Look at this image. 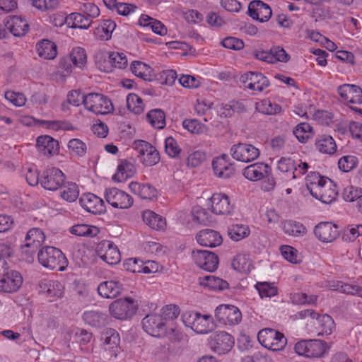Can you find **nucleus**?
<instances>
[{
    "label": "nucleus",
    "mask_w": 362,
    "mask_h": 362,
    "mask_svg": "<svg viewBox=\"0 0 362 362\" xmlns=\"http://www.w3.org/2000/svg\"><path fill=\"white\" fill-rule=\"evenodd\" d=\"M248 14L259 22H266L271 18L272 11L269 5L261 1H253L248 6Z\"/></svg>",
    "instance_id": "30"
},
{
    "label": "nucleus",
    "mask_w": 362,
    "mask_h": 362,
    "mask_svg": "<svg viewBox=\"0 0 362 362\" xmlns=\"http://www.w3.org/2000/svg\"><path fill=\"white\" fill-rule=\"evenodd\" d=\"M23 279L21 274L7 268L6 272L0 276V293H13L22 286Z\"/></svg>",
    "instance_id": "12"
},
{
    "label": "nucleus",
    "mask_w": 362,
    "mask_h": 362,
    "mask_svg": "<svg viewBox=\"0 0 362 362\" xmlns=\"http://www.w3.org/2000/svg\"><path fill=\"white\" fill-rule=\"evenodd\" d=\"M270 173V168L267 164L256 163L251 164L243 170V175L247 180L251 182H257L263 180Z\"/></svg>",
    "instance_id": "29"
},
{
    "label": "nucleus",
    "mask_w": 362,
    "mask_h": 362,
    "mask_svg": "<svg viewBox=\"0 0 362 362\" xmlns=\"http://www.w3.org/2000/svg\"><path fill=\"white\" fill-rule=\"evenodd\" d=\"M36 148L41 154L50 156L58 153V141L48 135H42L36 140Z\"/></svg>",
    "instance_id": "33"
},
{
    "label": "nucleus",
    "mask_w": 362,
    "mask_h": 362,
    "mask_svg": "<svg viewBox=\"0 0 362 362\" xmlns=\"http://www.w3.org/2000/svg\"><path fill=\"white\" fill-rule=\"evenodd\" d=\"M338 195L337 186L330 180H325L322 190L320 191L316 199L320 200L322 203L329 204L334 202Z\"/></svg>",
    "instance_id": "42"
},
{
    "label": "nucleus",
    "mask_w": 362,
    "mask_h": 362,
    "mask_svg": "<svg viewBox=\"0 0 362 362\" xmlns=\"http://www.w3.org/2000/svg\"><path fill=\"white\" fill-rule=\"evenodd\" d=\"M101 340L105 350L115 351L119 346V336L115 329H110L103 332Z\"/></svg>",
    "instance_id": "50"
},
{
    "label": "nucleus",
    "mask_w": 362,
    "mask_h": 362,
    "mask_svg": "<svg viewBox=\"0 0 362 362\" xmlns=\"http://www.w3.org/2000/svg\"><path fill=\"white\" fill-rule=\"evenodd\" d=\"M40 293L43 294L49 301L56 300L64 295V286L57 280L43 279L39 284Z\"/></svg>",
    "instance_id": "19"
},
{
    "label": "nucleus",
    "mask_w": 362,
    "mask_h": 362,
    "mask_svg": "<svg viewBox=\"0 0 362 362\" xmlns=\"http://www.w3.org/2000/svg\"><path fill=\"white\" fill-rule=\"evenodd\" d=\"M328 349L327 344L320 339L301 340L294 346L297 354L307 358L323 357Z\"/></svg>",
    "instance_id": "4"
},
{
    "label": "nucleus",
    "mask_w": 362,
    "mask_h": 362,
    "mask_svg": "<svg viewBox=\"0 0 362 362\" xmlns=\"http://www.w3.org/2000/svg\"><path fill=\"white\" fill-rule=\"evenodd\" d=\"M85 108L95 115H107L114 110L112 103L108 97L96 93L86 95Z\"/></svg>",
    "instance_id": "5"
},
{
    "label": "nucleus",
    "mask_w": 362,
    "mask_h": 362,
    "mask_svg": "<svg viewBox=\"0 0 362 362\" xmlns=\"http://www.w3.org/2000/svg\"><path fill=\"white\" fill-rule=\"evenodd\" d=\"M141 218L144 223L153 230L163 231L167 227L165 218L152 210H144L141 214Z\"/></svg>",
    "instance_id": "32"
},
{
    "label": "nucleus",
    "mask_w": 362,
    "mask_h": 362,
    "mask_svg": "<svg viewBox=\"0 0 362 362\" xmlns=\"http://www.w3.org/2000/svg\"><path fill=\"white\" fill-rule=\"evenodd\" d=\"M215 317L222 325L226 326H234L240 322L242 314L236 306L222 304L216 308Z\"/></svg>",
    "instance_id": "11"
},
{
    "label": "nucleus",
    "mask_w": 362,
    "mask_h": 362,
    "mask_svg": "<svg viewBox=\"0 0 362 362\" xmlns=\"http://www.w3.org/2000/svg\"><path fill=\"white\" fill-rule=\"evenodd\" d=\"M61 197L69 202H75L79 196L78 185L74 182L64 183L61 189Z\"/></svg>",
    "instance_id": "53"
},
{
    "label": "nucleus",
    "mask_w": 362,
    "mask_h": 362,
    "mask_svg": "<svg viewBox=\"0 0 362 362\" xmlns=\"http://www.w3.org/2000/svg\"><path fill=\"white\" fill-rule=\"evenodd\" d=\"M148 122L154 128L161 129L165 126V115L160 109L149 111L146 115Z\"/></svg>",
    "instance_id": "54"
},
{
    "label": "nucleus",
    "mask_w": 362,
    "mask_h": 362,
    "mask_svg": "<svg viewBox=\"0 0 362 362\" xmlns=\"http://www.w3.org/2000/svg\"><path fill=\"white\" fill-rule=\"evenodd\" d=\"M167 326L169 325L165 322L159 315H147L142 320L144 330L153 337L162 338L170 336V331Z\"/></svg>",
    "instance_id": "7"
},
{
    "label": "nucleus",
    "mask_w": 362,
    "mask_h": 362,
    "mask_svg": "<svg viewBox=\"0 0 362 362\" xmlns=\"http://www.w3.org/2000/svg\"><path fill=\"white\" fill-rule=\"evenodd\" d=\"M234 344V338L223 331L217 332L211 337V348L218 354H224L230 351Z\"/></svg>",
    "instance_id": "17"
},
{
    "label": "nucleus",
    "mask_w": 362,
    "mask_h": 362,
    "mask_svg": "<svg viewBox=\"0 0 362 362\" xmlns=\"http://www.w3.org/2000/svg\"><path fill=\"white\" fill-rule=\"evenodd\" d=\"M104 197L106 202L115 209H127L134 203V199L130 194L117 187L106 189Z\"/></svg>",
    "instance_id": "9"
},
{
    "label": "nucleus",
    "mask_w": 362,
    "mask_h": 362,
    "mask_svg": "<svg viewBox=\"0 0 362 362\" xmlns=\"http://www.w3.org/2000/svg\"><path fill=\"white\" fill-rule=\"evenodd\" d=\"M338 93L345 103L362 104V89L354 84H343L339 86Z\"/></svg>",
    "instance_id": "26"
},
{
    "label": "nucleus",
    "mask_w": 362,
    "mask_h": 362,
    "mask_svg": "<svg viewBox=\"0 0 362 362\" xmlns=\"http://www.w3.org/2000/svg\"><path fill=\"white\" fill-rule=\"evenodd\" d=\"M290 300L294 305H313L317 302V296L307 295L305 293H293L290 295Z\"/></svg>",
    "instance_id": "60"
},
{
    "label": "nucleus",
    "mask_w": 362,
    "mask_h": 362,
    "mask_svg": "<svg viewBox=\"0 0 362 362\" xmlns=\"http://www.w3.org/2000/svg\"><path fill=\"white\" fill-rule=\"evenodd\" d=\"M64 178V175L61 170L50 168L44 172L40 179V184L45 189L54 191L62 186Z\"/></svg>",
    "instance_id": "18"
},
{
    "label": "nucleus",
    "mask_w": 362,
    "mask_h": 362,
    "mask_svg": "<svg viewBox=\"0 0 362 362\" xmlns=\"http://www.w3.org/2000/svg\"><path fill=\"white\" fill-rule=\"evenodd\" d=\"M232 266L235 270L243 274H248L253 269L250 255L245 252L239 253L233 258Z\"/></svg>",
    "instance_id": "45"
},
{
    "label": "nucleus",
    "mask_w": 362,
    "mask_h": 362,
    "mask_svg": "<svg viewBox=\"0 0 362 362\" xmlns=\"http://www.w3.org/2000/svg\"><path fill=\"white\" fill-rule=\"evenodd\" d=\"M282 257L288 262L298 264L300 262V256L298 250L292 246L284 245L279 247Z\"/></svg>",
    "instance_id": "61"
},
{
    "label": "nucleus",
    "mask_w": 362,
    "mask_h": 362,
    "mask_svg": "<svg viewBox=\"0 0 362 362\" xmlns=\"http://www.w3.org/2000/svg\"><path fill=\"white\" fill-rule=\"evenodd\" d=\"M38 260L44 267L60 272L64 271L69 264L64 254L55 247L46 246L38 253Z\"/></svg>",
    "instance_id": "1"
},
{
    "label": "nucleus",
    "mask_w": 362,
    "mask_h": 362,
    "mask_svg": "<svg viewBox=\"0 0 362 362\" xmlns=\"http://www.w3.org/2000/svg\"><path fill=\"white\" fill-rule=\"evenodd\" d=\"M314 235L320 242L329 243L339 236L337 226L332 222H320L314 228Z\"/></svg>",
    "instance_id": "20"
},
{
    "label": "nucleus",
    "mask_w": 362,
    "mask_h": 362,
    "mask_svg": "<svg viewBox=\"0 0 362 362\" xmlns=\"http://www.w3.org/2000/svg\"><path fill=\"white\" fill-rule=\"evenodd\" d=\"M316 149L324 154L333 155L337 151V144L332 136L327 134L320 135L315 140Z\"/></svg>",
    "instance_id": "43"
},
{
    "label": "nucleus",
    "mask_w": 362,
    "mask_h": 362,
    "mask_svg": "<svg viewBox=\"0 0 362 362\" xmlns=\"http://www.w3.org/2000/svg\"><path fill=\"white\" fill-rule=\"evenodd\" d=\"M127 107L132 112L139 115L144 110V103L143 100L135 93H129L127 96Z\"/></svg>",
    "instance_id": "57"
},
{
    "label": "nucleus",
    "mask_w": 362,
    "mask_h": 362,
    "mask_svg": "<svg viewBox=\"0 0 362 362\" xmlns=\"http://www.w3.org/2000/svg\"><path fill=\"white\" fill-rule=\"evenodd\" d=\"M35 50L39 57L47 60L55 59L58 53L57 45L47 39L38 42L36 44Z\"/></svg>",
    "instance_id": "37"
},
{
    "label": "nucleus",
    "mask_w": 362,
    "mask_h": 362,
    "mask_svg": "<svg viewBox=\"0 0 362 362\" xmlns=\"http://www.w3.org/2000/svg\"><path fill=\"white\" fill-rule=\"evenodd\" d=\"M71 234L76 236L93 238L100 233V229L95 226L88 224H76L69 228Z\"/></svg>",
    "instance_id": "48"
},
{
    "label": "nucleus",
    "mask_w": 362,
    "mask_h": 362,
    "mask_svg": "<svg viewBox=\"0 0 362 362\" xmlns=\"http://www.w3.org/2000/svg\"><path fill=\"white\" fill-rule=\"evenodd\" d=\"M293 112L296 115L301 117L311 119L322 124L328 123V120L330 119L329 117H328L327 112L315 110V107L313 105L307 106L298 104L294 107Z\"/></svg>",
    "instance_id": "24"
},
{
    "label": "nucleus",
    "mask_w": 362,
    "mask_h": 362,
    "mask_svg": "<svg viewBox=\"0 0 362 362\" xmlns=\"http://www.w3.org/2000/svg\"><path fill=\"white\" fill-rule=\"evenodd\" d=\"M98 257L108 264H117L121 261V255L117 246L110 240H103L98 246Z\"/></svg>",
    "instance_id": "15"
},
{
    "label": "nucleus",
    "mask_w": 362,
    "mask_h": 362,
    "mask_svg": "<svg viewBox=\"0 0 362 362\" xmlns=\"http://www.w3.org/2000/svg\"><path fill=\"white\" fill-rule=\"evenodd\" d=\"M328 177L320 175L316 172H310L305 177V186L310 194L315 198L320 191L322 190L324 182Z\"/></svg>",
    "instance_id": "36"
},
{
    "label": "nucleus",
    "mask_w": 362,
    "mask_h": 362,
    "mask_svg": "<svg viewBox=\"0 0 362 362\" xmlns=\"http://www.w3.org/2000/svg\"><path fill=\"white\" fill-rule=\"evenodd\" d=\"M59 23H54L55 26H62L64 23L71 28H80L87 30L91 24V21L86 17L84 14L78 12H74L64 17L59 16Z\"/></svg>",
    "instance_id": "23"
},
{
    "label": "nucleus",
    "mask_w": 362,
    "mask_h": 362,
    "mask_svg": "<svg viewBox=\"0 0 362 362\" xmlns=\"http://www.w3.org/2000/svg\"><path fill=\"white\" fill-rule=\"evenodd\" d=\"M319 329L321 334H330L334 327V322L332 318L328 315H317Z\"/></svg>",
    "instance_id": "63"
},
{
    "label": "nucleus",
    "mask_w": 362,
    "mask_h": 362,
    "mask_svg": "<svg viewBox=\"0 0 362 362\" xmlns=\"http://www.w3.org/2000/svg\"><path fill=\"white\" fill-rule=\"evenodd\" d=\"M281 229L286 235L292 237H303L308 233V229L303 223L291 219L283 221Z\"/></svg>",
    "instance_id": "41"
},
{
    "label": "nucleus",
    "mask_w": 362,
    "mask_h": 362,
    "mask_svg": "<svg viewBox=\"0 0 362 362\" xmlns=\"http://www.w3.org/2000/svg\"><path fill=\"white\" fill-rule=\"evenodd\" d=\"M255 109L257 112L264 115H276L281 112V107L269 100L264 99L255 103Z\"/></svg>",
    "instance_id": "51"
},
{
    "label": "nucleus",
    "mask_w": 362,
    "mask_h": 362,
    "mask_svg": "<svg viewBox=\"0 0 362 362\" xmlns=\"http://www.w3.org/2000/svg\"><path fill=\"white\" fill-rule=\"evenodd\" d=\"M69 154L74 157H83L87 151V146L85 142L79 139H71L67 144Z\"/></svg>",
    "instance_id": "55"
},
{
    "label": "nucleus",
    "mask_w": 362,
    "mask_h": 362,
    "mask_svg": "<svg viewBox=\"0 0 362 362\" xmlns=\"http://www.w3.org/2000/svg\"><path fill=\"white\" fill-rule=\"evenodd\" d=\"M116 28L112 20H104L93 31L94 37L100 40H108Z\"/></svg>",
    "instance_id": "47"
},
{
    "label": "nucleus",
    "mask_w": 362,
    "mask_h": 362,
    "mask_svg": "<svg viewBox=\"0 0 362 362\" xmlns=\"http://www.w3.org/2000/svg\"><path fill=\"white\" fill-rule=\"evenodd\" d=\"M136 173L135 162L132 159H122L118 163L115 173L112 179L116 182H123L132 177Z\"/></svg>",
    "instance_id": "28"
},
{
    "label": "nucleus",
    "mask_w": 362,
    "mask_h": 362,
    "mask_svg": "<svg viewBox=\"0 0 362 362\" xmlns=\"http://www.w3.org/2000/svg\"><path fill=\"white\" fill-rule=\"evenodd\" d=\"M138 301L131 297H124L115 300L109 306L112 317L119 320L130 319L136 312Z\"/></svg>",
    "instance_id": "3"
},
{
    "label": "nucleus",
    "mask_w": 362,
    "mask_h": 362,
    "mask_svg": "<svg viewBox=\"0 0 362 362\" xmlns=\"http://www.w3.org/2000/svg\"><path fill=\"white\" fill-rule=\"evenodd\" d=\"M66 59L70 63L69 65L61 64V67L64 69L67 74L72 72L73 68L83 69L88 62V57L86 49L81 47H73Z\"/></svg>",
    "instance_id": "16"
},
{
    "label": "nucleus",
    "mask_w": 362,
    "mask_h": 362,
    "mask_svg": "<svg viewBox=\"0 0 362 362\" xmlns=\"http://www.w3.org/2000/svg\"><path fill=\"white\" fill-rule=\"evenodd\" d=\"M182 127L187 132L194 134H205L207 127L197 119H185L182 122Z\"/></svg>",
    "instance_id": "56"
},
{
    "label": "nucleus",
    "mask_w": 362,
    "mask_h": 362,
    "mask_svg": "<svg viewBox=\"0 0 362 362\" xmlns=\"http://www.w3.org/2000/svg\"><path fill=\"white\" fill-rule=\"evenodd\" d=\"M207 206L216 215H230L234 210V204L228 195L223 192L214 193L207 200Z\"/></svg>",
    "instance_id": "8"
},
{
    "label": "nucleus",
    "mask_w": 362,
    "mask_h": 362,
    "mask_svg": "<svg viewBox=\"0 0 362 362\" xmlns=\"http://www.w3.org/2000/svg\"><path fill=\"white\" fill-rule=\"evenodd\" d=\"M293 134L300 142L305 143L313 135V128L308 123L302 122L295 127Z\"/></svg>",
    "instance_id": "59"
},
{
    "label": "nucleus",
    "mask_w": 362,
    "mask_h": 362,
    "mask_svg": "<svg viewBox=\"0 0 362 362\" xmlns=\"http://www.w3.org/2000/svg\"><path fill=\"white\" fill-rule=\"evenodd\" d=\"M110 52L99 50L95 54V64L96 67L105 73L112 72V62Z\"/></svg>",
    "instance_id": "49"
},
{
    "label": "nucleus",
    "mask_w": 362,
    "mask_h": 362,
    "mask_svg": "<svg viewBox=\"0 0 362 362\" xmlns=\"http://www.w3.org/2000/svg\"><path fill=\"white\" fill-rule=\"evenodd\" d=\"M45 240L43 231L37 228L29 230L25 238V243L22 247L23 251L28 254L35 253Z\"/></svg>",
    "instance_id": "22"
},
{
    "label": "nucleus",
    "mask_w": 362,
    "mask_h": 362,
    "mask_svg": "<svg viewBox=\"0 0 362 362\" xmlns=\"http://www.w3.org/2000/svg\"><path fill=\"white\" fill-rule=\"evenodd\" d=\"M214 174L220 178H228L233 175V168L228 161L227 155H222L214 159L212 163Z\"/></svg>",
    "instance_id": "35"
},
{
    "label": "nucleus",
    "mask_w": 362,
    "mask_h": 362,
    "mask_svg": "<svg viewBox=\"0 0 362 362\" xmlns=\"http://www.w3.org/2000/svg\"><path fill=\"white\" fill-rule=\"evenodd\" d=\"M180 313L179 307L175 305H167L162 309V314L160 316L163 317L165 322L169 325L167 328L170 334L177 332L174 320L179 316Z\"/></svg>",
    "instance_id": "44"
},
{
    "label": "nucleus",
    "mask_w": 362,
    "mask_h": 362,
    "mask_svg": "<svg viewBox=\"0 0 362 362\" xmlns=\"http://www.w3.org/2000/svg\"><path fill=\"white\" fill-rule=\"evenodd\" d=\"M230 153L233 159L243 163L252 162L260 155L259 149L248 143H239L233 145Z\"/></svg>",
    "instance_id": "10"
},
{
    "label": "nucleus",
    "mask_w": 362,
    "mask_h": 362,
    "mask_svg": "<svg viewBox=\"0 0 362 362\" xmlns=\"http://www.w3.org/2000/svg\"><path fill=\"white\" fill-rule=\"evenodd\" d=\"M182 320L185 325L200 334H208L214 329L213 317L210 315L187 310L182 313Z\"/></svg>",
    "instance_id": "2"
},
{
    "label": "nucleus",
    "mask_w": 362,
    "mask_h": 362,
    "mask_svg": "<svg viewBox=\"0 0 362 362\" xmlns=\"http://www.w3.org/2000/svg\"><path fill=\"white\" fill-rule=\"evenodd\" d=\"M250 233L249 227L244 224H234L228 229V235L234 241H239Z\"/></svg>",
    "instance_id": "58"
},
{
    "label": "nucleus",
    "mask_w": 362,
    "mask_h": 362,
    "mask_svg": "<svg viewBox=\"0 0 362 362\" xmlns=\"http://www.w3.org/2000/svg\"><path fill=\"white\" fill-rule=\"evenodd\" d=\"M5 26L15 37L25 36L29 31L30 26L28 21L22 16H12L5 21Z\"/></svg>",
    "instance_id": "27"
},
{
    "label": "nucleus",
    "mask_w": 362,
    "mask_h": 362,
    "mask_svg": "<svg viewBox=\"0 0 362 362\" xmlns=\"http://www.w3.org/2000/svg\"><path fill=\"white\" fill-rule=\"evenodd\" d=\"M245 88L257 92H262L269 86L268 78L262 73L247 72L240 78Z\"/></svg>",
    "instance_id": "21"
},
{
    "label": "nucleus",
    "mask_w": 362,
    "mask_h": 362,
    "mask_svg": "<svg viewBox=\"0 0 362 362\" xmlns=\"http://www.w3.org/2000/svg\"><path fill=\"white\" fill-rule=\"evenodd\" d=\"M192 257L195 264L201 269L207 272L215 271L218 266L217 255L208 250H194Z\"/></svg>",
    "instance_id": "14"
},
{
    "label": "nucleus",
    "mask_w": 362,
    "mask_h": 362,
    "mask_svg": "<svg viewBox=\"0 0 362 362\" xmlns=\"http://www.w3.org/2000/svg\"><path fill=\"white\" fill-rule=\"evenodd\" d=\"M79 202L86 211L94 214H101L105 212V205L103 200L92 193L83 194Z\"/></svg>",
    "instance_id": "25"
},
{
    "label": "nucleus",
    "mask_w": 362,
    "mask_h": 362,
    "mask_svg": "<svg viewBox=\"0 0 362 362\" xmlns=\"http://www.w3.org/2000/svg\"><path fill=\"white\" fill-rule=\"evenodd\" d=\"M199 285L209 291H223L228 288V283L214 275H206L199 278Z\"/></svg>",
    "instance_id": "38"
},
{
    "label": "nucleus",
    "mask_w": 362,
    "mask_h": 362,
    "mask_svg": "<svg viewBox=\"0 0 362 362\" xmlns=\"http://www.w3.org/2000/svg\"><path fill=\"white\" fill-rule=\"evenodd\" d=\"M130 70L136 77L148 81H152L155 76L154 70L150 64L139 60L130 64Z\"/></svg>",
    "instance_id": "39"
},
{
    "label": "nucleus",
    "mask_w": 362,
    "mask_h": 362,
    "mask_svg": "<svg viewBox=\"0 0 362 362\" xmlns=\"http://www.w3.org/2000/svg\"><path fill=\"white\" fill-rule=\"evenodd\" d=\"M123 285L119 280H110L100 283L98 286L99 295L104 298H114L121 293Z\"/></svg>",
    "instance_id": "34"
},
{
    "label": "nucleus",
    "mask_w": 362,
    "mask_h": 362,
    "mask_svg": "<svg viewBox=\"0 0 362 362\" xmlns=\"http://www.w3.org/2000/svg\"><path fill=\"white\" fill-rule=\"evenodd\" d=\"M84 322L91 327H99L107 323V315L98 310H87L83 313Z\"/></svg>",
    "instance_id": "46"
},
{
    "label": "nucleus",
    "mask_w": 362,
    "mask_h": 362,
    "mask_svg": "<svg viewBox=\"0 0 362 362\" xmlns=\"http://www.w3.org/2000/svg\"><path fill=\"white\" fill-rule=\"evenodd\" d=\"M255 288L257 291L261 298H272L278 294V287L275 283L260 281L257 282Z\"/></svg>",
    "instance_id": "52"
},
{
    "label": "nucleus",
    "mask_w": 362,
    "mask_h": 362,
    "mask_svg": "<svg viewBox=\"0 0 362 362\" xmlns=\"http://www.w3.org/2000/svg\"><path fill=\"white\" fill-rule=\"evenodd\" d=\"M134 147L138 153L140 161L146 166H153L160 160V156L156 148L149 143L139 140L134 143Z\"/></svg>",
    "instance_id": "13"
},
{
    "label": "nucleus",
    "mask_w": 362,
    "mask_h": 362,
    "mask_svg": "<svg viewBox=\"0 0 362 362\" xmlns=\"http://www.w3.org/2000/svg\"><path fill=\"white\" fill-rule=\"evenodd\" d=\"M197 243L203 247H215L219 246L223 239L220 233L211 229L200 230L196 235Z\"/></svg>",
    "instance_id": "31"
},
{
    "label": "nucleus",
    "mask_w": 362,
    "mask_h": 362,
    "mask_svg": "<svg viewBox=\"0 0 362 362\" xmlns=\"http://www.w3.org/2000/svg\"><path fill=\"white\" fill-rule=\"evenodd\" d=\"M29 1L34 8L42 12L54 10L59 6V0H29Z\"/></svg>",
    "instance_id": "64"
},
{
    "label": "nucleus",
    "mask_w": 362,
    "mask_h": 362,
    "mask_svg": "<svg viewBox=\"0 0 362 362\" xmlns=\"http://www.w3.org/2000/svg\"><path fill=\"white\" fill-rule=\"evenodd\" d=\"M257 339L263 346L273 351L283 350L287 344L284 335L274 329L266 328L260 330Z\"/></svg>",
    "instance_id": "6"
},
{
    "label": "nucleus",
    "mask_w": 362,
    "mask_h": 362,
    "mask_svg": "<svg viewBox=\"0 0 362 362\" xmlns=\"http://www.w3.org/2000/svg\"><path fill=\"white\" fill-rule=\"evenodd\" d=\"M358 164V158L354 155H346L338 160V166L340 170L348 173L354 169Z\"/></svg>",
    "instance_id": "62"
},
{
    "label": "nucleus",
    "mask_w": 362,
    "mask_h": 362,
    "mask_svg": "<svg viewBox=\"0 0 362 362\" xmlns=\"http://www.w3.org/2000/svg\"><path fill=\"white\" fill-rule=\"evenodd\" d=\"M129 189L141 199H151L157 197L158 191L149 184H142L132 181L129 184Z\"/></svg>",
    "instance_id": "40"
}]
</instances>
